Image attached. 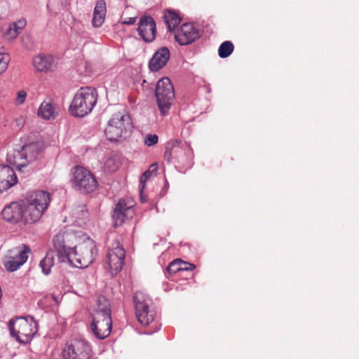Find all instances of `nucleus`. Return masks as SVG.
Wrapping results in <instances>:
<instances>
[{"instance_id":"f257e3e1","label":"nucleus","mask_w":359,"mask_h":359,"mask_svg":"<svg viewBox=\"0 0 359 359\" xmlns=\"http://www.w3.org/2000/svg\"><path fill=\"white\" fill-rule=\"evenodd\" d=\"M54 250L60 262H69L77 268H86L96 256L95 242L88 237L81 238L73 232L55 235L53 240Z\"/></svg>"},{"instance_id":"f03ea898","label":"nucleus","mask_w":359,"mask_h":359,"mask_svg":"<svg viewBox=\"0 0 359 359\" xmlns=\"http://www.w3.org/2000/svg\"><path fill=\"white\" fill-rule=\"evenodd\" d=\"M97 100V93L91 87L81 88L76 93L69 107L74 116L83 117L92 111Z\"/></svg>"},{"instance_id":"7ed1b4c3","label":"nucleus","mask_w":359,"mask_h":359,"mask_svg":"<svg viewBox=\"0 0 359 359\" xmlns=\"http://www.w3.org/2000/svg\"><path fill=\"white\" fill-rule=\"evenodd\" d=\"M155 95L161 114L166 115L175 98L174 87L168 78L164 77L158 81Z\"/></svg>"},{"instance_id":"20e7f679","label":"nucleus","mask_w":359,"mask_h":359,"mask_svg":"<svg viewBox=\"0 0 359 359\" xmlns=\"http://www.w3.org/2000/svg\"><path fill=\"white\" fill-rule=\"evenodd\" d=\"M131 125L130 116L125 112H118L109 120L104 133L111 142H116L126 133Z\"/></svg>"},{"instance_id":"39448f33","label":"nucleus","mask_w":359,"mask_h":359,"mask_svg":"<svg viewBox=\"0 0 359 359\" xmlns=\"http://www.w3.org/2000/svg\"><path fill=\"white\" fill-rule=\"evenodd\" d=\"M125 256V250L118 239L108 240V251L105 264L112 276L116 275L122 269Z\"/></svg>"},{"instance_id":"423d86ee","label":"nucleus","mask_w":359,"mask_h":359,"mask_svg":"<svg viewBox=\"0 0 359 359\" xmlns=\"http://www.w3.org/2000/svg\"><path fill=\"white\" fill-rule=\"evenodd\" d=\"M133 302L138 322L144 326L149 325L156 316V311L149 306V297L142 292H136L133 296Z\"/></svg>"},{"instance_id":"0eeeda50","label":"nucleus","mask_w":359,"mask_h":359,"mask_svg":"<svg viewBox=\"0 0 359 359\" xmlns=\"http://www.w3.org/2000/svg\"><path fill=\"white\" fill-rule=\"evenodd\" d=\"M90 346L83 340L74 339L67 344L62 351L64 359H89Z\"/></svg>"},{"instance_id":"6e6552de","label":"nucleus","mask_w":359,"mask_h":359,"mask_svg":"<svg viewBox=\"0 0 359 359\" xmlns=\"http://www.w3.org/2000/svg\"><path fill=\"white\" fill-rule=\"evenodd\" d=\"M134 206L135 201L131 198H122L118 201L112 215L115 227L121 226L133 217Z\"/></svg>"},{"instance_id":"1a4fd4ad","label":"nucleus","mask_w":359,"mask_h":359,"mask_svg":"<svg viewBox=\"0 0 359 359\" xmlns=\"http://www.w3.org/2000/svg\"><path fill=\"white\" fill-rule=\"evenodd\" d=\"M112 320L110 316L105 314H93L90 329L93 334L100 339L107 338L111 333Z\"/></svg>"},{"instance_id":"9d476101","label":"nucleus","mask_w":359,"mask_h":359,"mask_svg":"<svg viewBox=\"0 0 359 359\" xmlns=\"http://www.w3.org/2000/svg\"><path fill=\"white\" fill-rule=\"evenodd\" d=\"M200 36L199 29L191 23H184L175 32V39L181 46L191 44Z\"/></svg>"},{"instance_id":"9b49d317","label":"nucleus","mask_w":359,"mask_h":359,"mask_svg":"<svg viewBox=\"0 0 359 359\" xmlns=\"http://www.w3.org/2000/svg\"><path fill=\"white\" fill-rule=\"evenodd\" d=\"M137 32L141 38L146 42H151L156 34V27L154 20L150 16L141 18Z\"/></svg>"},{"instance_id":"f8f14e48","label":"nucleus","mask_w":359,"mask_h":359,"mask_svg":"<svg viewBox=\"0 0 359 359\" xmlns=\"http://www.w3.org/2000/svg\"><path fill=\"white\" fill-rule=\"evenodd\" d=\"M164 158L168 161L175 158L178 163H190L193 158V151L189 147L172 146L170 150L166 149Z\"/></svg>"},{"instance_id":"ddd939ff","label":"nucleus","mask_w":359,"mask_h":359,"mask_svg":"<svg viewBox=\"0 0 359 359\" xmlns=\"http://www.w3.org/2000/svg\"><path fill=\"white\" fill-rule=\"evenodd\" d=\"M4 219L13 224H16L22 219V203L13 202L6 205L1 211Z\"/></svg>"},{"instance_id":"4468645a","label":"nucleus","mask_w":359,"mask_h":359,"mask_svg":"<svg viewBox=\"0 0 359 359\" xmlns=\"http://www.w3.org/2000/svg\"><path fill=\"white\" fill-rule=\"evenodd\" d=\"M33 65L36 69L41 72H53L57 62L55 58L49 54H39L33 58Z\"/></svg>"},{"instance_id":"2eb2a0df","label":"nucleus","mask_w":359,"mask_h":359,"mask_svg":"<svg viewBox=\"0 0 359 359\" xmlns=\"http://www.w3.org/2000/svg\"><path fill=\"white\" fill-rule=\"evenodd\" d=\"M4 266L8 271H16L22 265V248L16 247L8 252L4 260Z\"/></svg>"},{"instance_id":"dca6fc26","label":"nucleus","mask_w":359,"mask_h":359,"mask_svg":"<svg viewBox=\"0 0 359 359\" xmlns=\"http://www.w3.org/2000/svg\"><path fill=\"white\" fill-rule=\"evenodd\" d=\"M26 203L46 210L50 198L49 194L44 191H35L27 194Z\"/></svg>"},{"instance_id":"f3484780","label":"nucleus","mask_w":359,"mask_h":359,"mask_svg":"<svg viewBox=\"0 0 359 359\" xmlns=\"http://www.w3.org/2000/svg\"><path fill=\"white\" fill-rule=\"evenodd\" d=\"M170 58V50L166 47L158 49L153 55L149 63V69L156 72L163 68Z\"/></svg>"},{"instance_id":"a211bd4d","label":"nucleus","mask_w":359,"mask_h":359,"mask_svg":"<svg viewBox=\"0 0 359 359\" xmlns=\"http://www.w3.org/2000/svg\"><path fill=\"white\" fill-rule=\"evenodd\" d=\"M46 210L42 208L24 203V224H34L39 221Z\"/></svg>"},{"instance_id":"6ab92c4d","label":"nucleus","mask_w":359,"mask_h":359,"mask_svg":"<svg viewBox=\"0 0 359 359\" xmlns=\"http://www.w3.org/2000/svg\"><path fill=\"white\" fill-rule=\"evenodd\" d=\"M106 15V4L104 1H97L94 9L92 25L94 27H100L103 24Z\"/></svg>"},{"instance_id":"aec40b11","label":"nucleus","mask_w":359,"mask_h":359,"mask_svg":"<svg viewBox=\"0 0 359 359\" xmlns=\"http://www.w3.org/2000/svg\"><path fill=\"white\" fill-rule=\"evenodd\" d=\"M42 146L39 141H34L24 144V159L28 163L34 161L41 150Z\"/></svg>"},{"instance_id":"412c9836","label":"nucleus","mask_w":359,"mask_h":359,"mask_svg":"<svg viewBox=\"0 0 359 359\" xmlns=\"http://www.w3.org/2000/svg\"><path fill=\"white\" fill-rule=\"evenodd\" d=\"M38 325L32 316L24 317V344L31 341V339L36 334Z\"/></svg>"},{"instance_id":"4be33fe9","label":"nucleus","mask_w":359,"mask_h":359,"mask_svg":"<svg viewBox=\"0 0 359 359\" xmlns=\"http://www.w3.org/2000/svg\"><path fill=\"white\" fill-rule=\"evenodd\" d=\"M195 267V265L193 264L183 262L180 259H177L169 264L166 270L170 274H174L181 271H193Z\"/></svg>"},{"instance_id":"5701e85b","label":"nucleus","mask_w":359,"mask_h":359,"mask_svg":"<svg viewBox=\"0 0 359 359\" xmlns=\"http://www.w3.org/2000/svg\"><path fill=\"white\" fill-rule=\"evenodd\" d=\"M38 114L43 119H54L57 116L55 106L51 102H43L41 104Z\"/></svg>"},{"instance_id":"b1692460","label":"nucleus","mask_w":359,"mask_h":359,"mask_svg":"<svg viewBox=\"0 0 359 359\" xmlns=\"http://www.w3.org/2000/svg\"><path fill=\"white\" fill-rule=\"evenodd\" d=\"M163 19L170 32H175L176 27L181 22L180 16L175 12L171 11L165 12Z\"/></svg>"},{"instance_id":"393cba45","label":"nucleus","mask_w":359,"mask_h":359,"mask_svg":"<svg viewBox=\"0 0 359 359\" xmlns=\"http://www.w3.org/2000/svg\"><path fill=\"white\" fill-rule=\"evenodd\" d=\"M97 186V181H73L74 188L83 194L94 191Z\"/></svg>"},{"instance_id":"a878e982","label":"nucleus","mask_w":359,"mask_h":359,"mask_svg":"<svg viewBox=\"0 0 359 359\" xmlns=\"http://www.w3.org/2000/svg\"><path fill=\"white\" fill-rule=\"evenodd\" d=\"M111 306L109 301L103 296H100L97 299V309L93 314L104 316L107 314L111 316Z\"/></svg>"},{"instance_id":"bb28decb","label":"nucleus","mask_w":359,"mask_h":359,"mask_svg":"<svg viewBox=\"0 0 359 359\" xmlns=\"http://www.w3.org/2000/svg\"><path fill=\"white\" fill-rule=\"evenodd\" d=\"M74 180H95L91 172L81 165H76L72 169Z\"/></svg>"},{"instance_id":"cd10ccee","label":"nucleus","mask_w":359,"mask_h":359,"mask_svg":"<svg viewBox=\"0 0 359 359\" xmlns=\"http://www.w3.org/2000/svg\"><path fill=\"white\" fill-rule=\"evenodd\" d=\"M54 265V252L52 250L46 253L45 257L40 262V266L44 274L48 275L51 271V268Z\"/></svg>"},{"instance_id":"c85d7f7f","label":"nucleus","mask_w":359,"mask_h":359,"mask_svg":"<svg viewBox=\"0 0 359 359\" xmlns=\"http://www.w3.org/2000/svg\"><path fill=\"white\" fill-rule=\"evenodd\" d=\"M234 46L230 41L223 42L219 47L218 54L221 58L229 57L233 51Z\"/></svg>"},{"instance_id":"c756f323","label":"nucleus","mask_w":359,"mask_h":359,"mask_svg":"<svg viewBox=\"0 0 359 359\" xmlns=\"http://www.w3.org/2000/svg\"><path fill=\"white\" fill-rule=\"evenodd\" d=\"M121 162L118 156L109 157L104 163V170L107 172H116L120 167Z\"/></svg>"},{"instance_id":"7c9ffc66","label":"nucleus","mask_w":359,"mask_h":359,"mask_svg":"<svg viewBox=\"0 0 359 359\" xmlns=\"http://www.w3.org/2000/svg\"><path fill=\"white\" fill-rule=\"evenodd\" d=\"M0 180H18V177L13 168L0 165Z\"/></svg>"},{"instance_id":"2f4dec72","label":"nucleus","mask_w":359,"mask_h":359,"mask_svg":"<svg viewBox=\"0 0 359 359\" xmlns=\"http://www.w3.org/2000/svg\"><path fill=\"white\" fill-rule=\"evenodd\" d=\"M20 319H22V317L16 316V317L12 318L11 320H10V321L8 322V328L10 330L11 335L13 338H15L16 340L18 341H19L20 343H22V341L21 340L20 337L19 335L20 331H19V330H16V328H15L16 321L18 320H20Z\"/></svg>"},{"instance_id":"473e14b6","label":"nucleus","mask_w":359,"mask_h":359,"mask_svg":"<svg viewBox=\"0 0 359 359\" xmlns=\"http://www.w3.org/2000/svg\"><path fill=\"white\" fill-rule=\"evenodd\" d=\"M18 29L16 23L11 25L4 34L5 39L8 41L15 39L18 34Z\"/></svg>"},{"instance_id":"72a5a7b5","label":"nucleus","mask_w":359,"mask_h":359,"mask_svg":"<svg viewBox=\"0 0 359 359\" xmlns=\"http://www.w3.org/2000/svg\"><path fill=\"white\" fill-rule=\"evenodd\" d=\"M158 165L156 164H151L149 169L143 174L140 180L153 179L157 177Z\"/></svg>"},{"instance_id":"f704fd0d","label":"nucleus","mask_w":359,"mask_h":359,"mask_svg":"<svg viewBox=\"0 0 359 359\" xmlns=\"http://www.w3.org/2000/svg\"><path fill=\"white\" fill-rule=\"evenodd\" d=\"M9 55L7 53H0V74L3 73L8 67Z\"/></svg>"},{"instance_id":"c9c22d12","label":"nucleus","mask_w":359,"mask_h":359,"mask_svg":"<svg viewBox=\"0 0 359 359\" xmlns=\"http://www.w3.org/2000/svg\"><path fill=\"white\" fill-rule=\"evenodd\" d=\"M158 137L156 135L148 134L144 139V144L149 147L157 144Z\"/></svg>"},{"instance_id":"e433bc0d","label":"nucleus","mask_w":359,"mask_h":359,"mask_svg":"<svg viewBox=\"0 0 359 359\" xmlns=\"http://www.w3.org/2000/svg\"><path fill=\"white\" fill-rule=\"evenodd\" d=\"M18 182V181H13V182H11L10 181H0V194L15 185Z\"/></svg>"},{"instance_id":"4c0bfd02","label":"nucleus","mask_w":359,"mask_h":359,"mask_svg":"<svg viewBox=\"0 0 359 359\" xmlns=\"http://www.w3.org/2000/svg\"><path fill=\"white\" fill-rule=\"evenodd\" d=\"M136 19H137L136 15H135L133 17H130V18H124L122 21V23L125 24V25H133L135 22Z\"/></svg>"},{"instance_id":"58836bf2","label":"nucleus","mask_w":359,"mask_h":359,"mask_svg":"<svg viewBox=\"0 0 359 359\" xmlns=\"http://www.w3.org/2000/svg\"><path fill=\"white\" fill-rule=\"evenodd\" d=\"M15 103L16 105H20L22 104V91H19L18 93V97Z\"/></svg>"},{"instance_id":"ea45409f","label":"nucleus","mask_w":359,"mask_h":359,"mask_svg":"<svg viewBox=\"0 0 359 359\" xmlns=\"http://www.w3.org/2000/svg\"><path fill=\"white\" fill-rule=\"evenodd\" d=\"M30 252H31V249L28 246L24 245V263L26 262L27 259V255H26L27 253H30Z\"/></svg>"},{"instance_id":"a19ab883","label":"nucleus","mask_w":359,"mask_h":359,"mask_svg":"<svg viewBox=\"0 0 359 359\" xmlns=\"http://www.w3.org/2000/svg\"><path fill=\"white\" fill-rule=\"evenodd\" d=\"M22 167V164H18L16 165V168L18 169V170L20 171L21 170V168Z\"/></svg>"},{"instance_id":"79ce46f5","label":"nucleus","mask_w":359,"mask_h":359,"mask_svg":"<svg viewBox=\"0 0 359 359\" xmlns=\"http://www.w3.org/2000/svg\"><path fill=\"white\" fill-rule=\"evenodd\" d=\"M145 182L146 181H141V185H142V188L144 187Z\"/></svg>"},{"instance_id":"37998d69","label":"nucleus","mask_w":359,"mask_h":359,"mask_svg":"<svg viewBox=\"0 0 359 359\" xmlns=\"http://www.w3.org/2000/svg\"><path fill=\"white\" fill-rule=\"evenodd\" d=\"M26 96H27V94H26V93H25V92H24V95H23L24 100H25Z\"/></svg>"}]
</instances>
